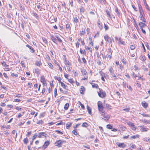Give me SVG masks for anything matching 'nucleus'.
Returning a JSON list of instances; mask_svg holds the SVG:
<instances>
[{
    "instance_id": "obj_1",
    "label": "nucleus",
    "mask_w": 150,
    "mask_h": 150,
    "mask_svg": "<svg viewBox=\"0 0 150 150\" xmlns=\"http://www.w3.org/2000/svg\"><path fill=\"white\" fill-rule=\"evenodd\" d=\"M109 71L110 72V74L112 76L114 79H117V78L115 74L114 73V70L113 69L112 67H110L108 69Z\"/></svg>"
},
{
    "instance_id": "obj_2",
    "label": "nucleus",
    "mask_w": 150,
    "mask_h": 150,
    "mask_svg": "<svg viewBox=\"0 0 150 150\" xmlns=\"http://www.w3.org/2000/svg\"><path fill=\"white\" fill-rule=\"evenodd\" d=\"M42 136H44L45 138H47L48 137L47 134L45 132H40L38 135V137L39 138H42Z\"/></svg>"
},
{
    "instance_id": "obj_3",
    "label": "nucleus",
    "mask_w": 150,
    "mask_h": 150,
    "mask_svg": "<svg viewBox=\"0 0 150 150\" xmlns=\"http://www.w3.org/2000/svg\"><path fill=\"white\" fill-rule=\"evenodd\" d=\"M64 142V141L59 140L58 141H57L55 144H56V146H57L58 147H60L62 146V144Z\"/></svg>"
},
{
    "instance_id": "obj_4",
    "label": "nucleus",
    "mask_w": 150,
    "mask_h": 150,
    "mask_svg": "<svg viewBox=\"0 0 150 150\" xmlns=\"http://www.w3.org/2000/svg\"><path fill=\"white\" fill-rule=\"evenodd\" d=\"M140 127V130L142 132H147L149 130V129L144 127V126H141L139 127Z\"/></svg>"
},
{
    "instance_id": "obj_5",
    "label": "nucleus",
    "mask_w": 150,
    "mask_h": 150,
    "mask_svg": "<svg viewBox=\"0 0 150 150\" xmlns=\"http://www.w3.org/2000/svg\"><path fill=\"white\" fill-rule=\"evenodd\" d=\"M101 118L104 120L107 121L108 120L109 117H108L107 114H105V113H103V115H101Z\"/></svg>"
},
{
    "instance_id": "obj_6",
    "label": "nucleus",
    "mask_w": 150,
    "mask_h": 150,
    "mask_svg": "<svg viewBox=\"0 0 150 150\" xmlns=\"http://www.w3.org/2000/svg\"><path fill=\"white\" fill-rule=\"evenodd\" d=\"M98 95L99 97L101 98H103L106 96V94L105 92H101L100 90V92H98Z\"/></svg>"
},
{
    "instance_id": "obj_7",
    "label": "nucleus",
    "mask_w": 150,
    "mask_h": 150,
    "mask_svg": "<svg viewBox=\"0 0 150 150\" xmlns=\"http://www.w3.org/2000/svg\"><path fill=\"white\" fill-rule=\"evenodd\" d=\"M40 81L42 83L43 85H47L46 82L45 80L44 76H42L41 77Z\"/></svg>"
},
{
    "instance_id": "obj_8",
    "label": "nucleus",
    "mask_w": 150,
    "mask_h": 150,
    "mask_svg": "<svg viewBox=\"0 0 150 150\" xmlns=\"http://www.w3.org/2000/svg\"><path fill=\"white\" fill-rule=\"evenodd\" d=\"M50 143L49 141L47 140L46 141L43 146L42 148L45 149L47 148V146L49 145Z\"/></svg>"
},
{
    "instance_id": "obj_9",
    "label": "nucleus",
    "mask_w": 150,
    "mask_h": 150,
    "mask_svg": "<svg viewBox=\"0 0 150 150\" xmlns=\"http://www.w3.org/2000/svg\"><path fill=\"white\" fill-rule=\"evenodd\" d=\"M93 81H90L89 82L92 85V87L93 88H97L98 87V84H97L93 83Z\"/></svg>"
},
{
    "instance_id": "obj_10",
    "label": "nucleus",
    "mask_w": 150,
    "mask_h": 150,
    "mask_svg": "<svg viewBox=\"0 0 150 150\" xmlns=\"http://www.w3.org/2000/svg\"><path fill=\"white\" fill-rule=\"evenodd\" d=\"M117 144L118 147L122 148H124L126 146V145L123 143H119Z\"/></svg>"
},
{
    "instance_id": "obj_11",
    "label": "nucleus",
    "mask_w": 150,
    "mask_h": 150,
    "mask_svg": "<svg viewBox=\"0 0 150 150\" xmlns=\"http://www.w3.org/2000/svg\"><path fill=\"white\" fill-rule=\"evenodd\" d=\"M51 39L52 40V41L54 42V43L57 44L56 42H57V40L54 37V35H51Z\"/></svg>"
},
{
    "instance_id": "obj_12",
    "label": "nucleus",
    "mask_w": 150,
    "mask_h": 150,
    "mask_svg": "<svg viewBox=\"0 0 150 150\" xmlns=\"http://www.w3.org/2000/svg\"><path fill=\"white\" fill-rule=\"evenodd\" d=\"M81 72L83 75H86L87 74V72L85 69L83 68L81 69Z\"/></svg>"
},
{
    "instance_id": "obj_13",
    "label": "nucleus",
    "mask_w": 150,
    "mask_h": 150,
    "mask_svg": "<svg viewBox=\"0 0 150 150\" xmlns=\"http://www.w3.org/2000/svg\"><path fill=\"white\" fill-rule=\"evenodd\" d=\"M139 25L140 26V28H143L146 26V25L144 23L142 22H141L139 23Z\"/></svg>"
},
{
    "instance_id": "obj_14",
    "label": "nucleus",
    "mask_w": 150,
    "mask_h": 150,
    "mask_svg": "<svg viewBox=\"0 0 150 150\" xmlns=\"http://www.w3.org/2000/svg\"><path fill=\"white\" fill-rule=\"evenodd\" d=\"M141 121L142 122H143L144 123H146V124H148V123H150V120H145L144 119H142L141 120Z\"/></svg>"
},
{
    "instance_id": "obj_15",
    "label": "nucleus",
    "mask_w": 150,
    "mask_h": 150,
    "mask_svg": "<svg viewBox=\"0 0 150 150\" xmlns=\"http://www.w3.org/2000/svg\"><path fill=\"white\" fill-rule=\"evenodd\" d=\"M61 85V86L64 89H67L68 88V86L67 85H66L64 83H63L62 82H60Z\"/></svg>"
},
{
    "instance_id": "obj_16",
    "label": "nucleus",
    "mask_w": 150,
    "mask_h": 150,
    "mask_svg": "<svg viewBox=\"0 0 150 150\" xmlns=\"http://www.w3.org/2000/svg\"><path fill=\"white\" fill-rule=\"evenodd\" d=\"M142 105L144 108H146L148 105V104L145 101H144L142 103Z\"/></svg>"
},
{
    "instance_id": "obj_17",
    "label": "nucleus",
    "mask_w": 150,
    "mask_h": 150,
    "mask_svg": "<svg viewBox=\"0 0 150 150\" xmlns=\"http://www.w3.org/2000/svg\"><path fill=\"white\" fill-rule=\"evenodd\" d=\"M99 110V112L101 114V115H103V113H105V112L103 110V108H98Z\"/></svg>"
},
{
    "instance_id": "obj_18",
    "label": "nucleus",
    "mask_w": 150,
    "mask_h": 150,
    "mask_svg": "<svg viewBox=\"0 0 150 150\" xmlns=\"http://www.w3.org/2000/svg\"><path fill=\"white\" fill-rule=\"evenodd\" d=\"M97 104L98 108H100L101 107V108L103 107L102 103L100 101H98V102Z\"/></svg>"
},
{
    "instance_id": "obj_19",
    "label": "nucleus",
    "mask_w": 150,
    "mask_h": 150,
    "mask_svg": "<svg viewBox=\"0 0 150 150\" xmlns=\"http://www.w3.org/2000/svg\"><path fill=\"white\" fill-rule=\"evenodd\" d=\"M104 39L107 42H110V38L107 35H105L104 36Z\"/></svg>"
},
{
    "instance_id": "obj_20",
    "label": "nucleus",
    "mask_w": 150,
    "mask_h": 150,
    "mask_svg": "<svg viewBox=\"0 0 150 150\" xmlns=\"http://www.w3.org/2000/svg\"><path fill=\"white\" fill-rule=\"evenodd\" d=\"M80 12V13H83L84 12L85 9L83 7L81 6L79 8Z\"/></svg>"
},
{
    "instance_id": "obj_21",
    "label": "nucleus",
    "mask_w": 150,
    "mask_h": 150,
    "mask_svg": "<svg viewBox=\"0 0 150 150\" xmlns=\"http://www.w3.org/2000/svg\"><path fill=\"white\" fill-rule=\"evenodd\" d=\"M129 147L133 149H135L136 148L135 145L133 143H131L129 144Z\"/></svg>"
},
{
    "instance_id": "obj_22",
    "label": "nucleus",
    "mask_w": 150,
    "mask_h": 150,
    "mask_svg": "<svg viewBox=\"0 0 150 150\" xmlns=\"http://www.w3.org/2000/svg\"><path fill=\"white\" fill-rule=\"evenodd\" d=\"M98 27L101 30L103 28V24L99 21L98 23Z\"/></svg>"
},
{
    "instance_id": "obj_23",
    "label": "nucleus",
    "mask_w": 150,
    "mask_h": 150,
    "mask_svg": "<svg viewBox=\"0 0 150 150\" xmlns=\"http://www.w3.org/2000/svg\"><path fill=\"white\" fill-rule=\"evenodd\" d=\"M26 46L29 48L30 50V52L32 53H33L35 52V50L30 46L29 45H26Z\"/></svg>"
},
{
    "instance_id": "obj_24",
    "label": "nucleus",
    "mask_w": 150,
    "mask_h": 150,
    "mask_svg": "<svg viewBox=\"0 0 150 150\" xmlns=\"http://www.w3.org/2000/svg\"><path fill=\"white\" fill-rule=\"evenodd\" d=\"M140 59L143 61H145L146 59V58L144 55H142L140 57Z\"/></svg>"
},
{
    "instance_id": "obj_25",
    "label": "nucleus",
    "mask_w": 150,
    "mask_h": 150,
    "mask_svg": "<svg viewBox=\"0 0 150 150\" xmlns=\"http://www.w3.org/2000/svg\"><path fill=\"white\" fill-rule=\"evenodd\" d=\"M139 135L138 134H136L130 137V138L131 139H135L137 138H139Z\"/></svg>"
},
{
    "instance_id": "obj_26",
    "label": "nucleus",
    "mask_w": 150,
    "mask_h": 150,
    "mask_svg": "<svg viewBox=\"0 0 150 150\" xmlns=\"http://www.w3.org/2000/svg\"><path fill=\"white\" fill-rule=\"evenodd\" d=\"M85 88L83 86H81L80 89V93L81 94H82L83 93V92L85 91Z\"/></svg>"
},
{
    "instance_id": "obj_27",
    "label": "nucleus",
    "mask_w": 150,
    "mask_h": 150,
    "mask_svg": "<svg viewBox=\"0 0 150 150\" xmlns=\"http://www.w3.org/2000/svg\"><path fill=\"white\" fill-rule=\"evenodd\" d=\"M87 109L89 114L91 115V110L90 108L88 106H87Z\"/></svg>"
},
{
    "instance_id": "obj_28",
    "label": "nucleus",
    "mask_w": 150,
    "mask_h": 150,
    "mask_svg": "<svg viewBox=\"0 0 150 150\" xmlns=\"http://www.w3.org/2000/svg\"><path fill=\"white\" fill-rule=\"evenodd\" d=\"M36 123L38 125H42L44 123V122L42 120H41L37 121Z\"/></svg>"
},
{
    "instance_id": "obj_29",
    "label": "nucleus",
    "mask_w": 150,
    "mask_h": 150,
    "mask_svg": "<svg viewBox=\"0 0 150 150\" xmlns=\"http://www.w3.org/2000/svg\"><path fill=\"white\" fill-rule=\"evenodd\" d=\"M55 37L57 38L59 42H62V40L61 39L59 38L58 35H55Z\"/></svg>"
},
{
    "instance_id": "obj_30",
    "label": "nucleus",
    "mask_w": 150,
    "mask_h": 150,
    "mask_svg": "<svg viewBox=\"0 0 150 150\" xmlns=\"http://www.w3.org/2000/svg\"><path fill=\"white\" fill-rule=\"evenodd\" d=\"M127 124L128 125H129L131 127H134L135 126L134 123H132V122H127Z\"/></svg>"
},
{
    "instance_id": "obj_31",
    "label": "nucleus",
    "mask_w": 150,
    "mask_h": 150,
    "mask_svg": "<svg viewBox=\"0 0 150 150\" xmlns=\"http://www.w3.org/2000/svg\"><path fill=\"white\" fill-rule=\"evenodd\" d=\"M69 107V104L68 103H67L65 104L64 106V108L65 110H67L68 109Z\"/></svg>"
},
{
    "instance_id": "obj_32",
    "label": "nucleus",
    "mask_w": 150,
    "mask_h": 150,
    "mask_svg": "<svg viewBox=\"0 0 150 150\" xmlns=\"http://www.w3.org/2000/svg\"><path fill=\"white\" fill-rule=\"evenodd\" d=\"M1 64L2 65L4 66L5 67H8V65L6 64V62L4 61H3L1 62Z\"/></svg>"
},
{
    "instance_id": "obj_33",
    "label": "nucleus",
    "mask_w": 150,
    "mask_h": 150,
    "mask_svg": "<svg viewBox=\"0 0 150 150\" xmlns=\"http://www.w3.org/2000/svg\"><path fill=\"white\" fill-rule=\"evenodd\" d=\"M54 78L55 79H57V80L59 81L60 83L62 79L61 77H57V76H55L54 77Z\"/></svg>"
},
{
    "instance_id": "obj_34",
    "label": "nucleus",
    "mask_w": 150,
    "mask_h": 150,
    "mask_svg": "<svg viewBox=\"0 0 150 150\" xmlns=\"http://www.w3.org/2000/svg\"><path fill=\"white\" fill-rule=\"evenodd\" d=\"M23 141L25 144H26L28 142V139L27 137L25 138L23 140Z\"/></svg>"
},
{
    "instance_id": "obj_35",
    "label": "nucleus",
    "mask_w": 150,
    "mask_h": 150,
    "mask_svg": "<svg viewBox=\"0 0 150 150\" xmlns=\"http://www.w3.org/2000/svg\"><path fill=\"white\" fill-rule=\"evenodd\" d=\"M140 16L141 20L143 22H145L146 20L144 18L143 16Z\"/></svg>"
},
{
    "instance_id": "obj_36",
    "label": "nucleus",
    "mask_w": 150,
    "mask_h": 150,
    "mask_svg": "<svg viewBox=\"0 0 150 150\" xmlns=\"http://www.w3.org/2000/svg\"><path fill=\"white\" fill-rule=\"evenodd\" d=\"M88 126V124L86 122H84L83 123L82 126L84 127H86Z\"/></svg>"
},
{
    "instance_id": "obj_37",
    "label": "nucleus",
    "mask_w": 150,
    "mask_h": 150,
    "mask_svg": "<svg viewBox=\"0 0 150 150\" xmlns=\"http://www.w3.org/2000/svg\"><path fill=\"white\" fill-rule=\"evenodd\" d=\"M41 63L39 61H36L35 63V64L38 66L40 67Z\"/></svg>"
},
{
    "instance_id": "obj_38",
    "label": "nucleus",
    "mask_w": 150,
    "mask_h": 150,
    "mask_svg": "<svg viewBox=\"0 0 150 150\" xmlns=\"http://www.w3.org/2000/svg\"><path fill=\"white\" fill-rule=\"evenodd\" d=\"M65 64L67 66H69L70 64L69 61L66 59H65Z\"/></svg>"
},
{
    "instance_id": "obj_39",
    "label": "nucleus",
    "mask_w": 150,
    "mask_h": 150,
    "mask_svg": "<svg viewBox=\"0 0 150 150\" xmlns=\"http://www.w3.org/2000/svg\"><path fill=\"white\" fill-rule=\"evenodd\" d=\"M42 39L44 43L47 44V41L46 38H42Z\"/></svg>"
},
{
    "instance_id": "obj_40",
    "label": "nucleus",
    "mask_w": 150,
    "mask_h": 150,
    "mask_svg": "<svg viewBox=\"0 0 150 150\" xmlns=\"http://www.w3.org/2000/svg\"><path fill=\"white\" fill-rule=\"evenodd\" d=\"M142 69L144 70V71H148V69L144 65L142 66Z\"/></svg>"
},
{
    "instance_id": "obj_41",
    "label": "nucleus",
    "mask_w": 150,
    "mask_h": 150,
    "mask_svg": "<svg viewBox=\"0 0 150 150\" xmlns=\"http://www.w3.org/2000/svg\"><path fill=\"white\" fill-rule=\"evenodd\" d=\"M35 72L37 74H39L40 73V70L38 69H35Z\"/></svg>"
},
{
    "instance_id": "obj_42",
    "label": "nucleus",
    "mask_w": 150,
    "mask_h": 150,
    "mask_svg": "<svg viewBox=\"0 0 150 150\" xmlns=\"http://www.w3.org/2000/svg\"><path fill=\"white\" fill-rule=\"evenodd\" d=\"M112 126L110 125H108L106 126V127L108 129H112Z\"/></svg>"
},
{
    "instance_id": "obj_43",
    "label": "nucleus",
    "mask_w": 150,
    "mask_h": 150,
    "mask_svg": "<svg viewBox=\"0 0 150 150\" xmlns=\"http://www.w3.org/2000/svg\"><path fill=\"white\" fill-rule=\"evenodd\" d=\"M69 81L71 83H74V81L73 79H68Z\"/></svg>"
},
{
    "instance_id": "obj_44",
    "label": "nucleus",
    "mask_w": 150,
    "mask_h": 150,
    "mask_svg": "<svg viewBox=\"0 0 150 150\" xmlns=\"http://www.w3.org/2000/svg\"><path fill=\"white\" fill-rule=\"evenodd\" d=\"M135 84L137 85L138 87L140 88L141 87V84L139 83L138 81H136V82Z\"/></svg>"
},
{
    "instance_id": "obj_45",
    "label": "nucleus",
    "mask_w": 150,
    "mask_h": 150,
    "mask_svg": "<svg viewBox=\"0 0 150 150\" xmlns=\"http://www.w3.org/2000/svg\"><path fill=\"white\" fill-rule=\"evenodd\" d=\"M140 16H143V15H144V13L143 9L140 10H139Z\"/></svg>"
},
{
    "instance_id": "obj_46",
    "label": "nucleus",
    "mask_w": 150,
    "mask_h": 150,
    "mask_svg": "<svg viewBox=\"0 0 150 150\" xmlns=\"http://www.w3.org/2000/svg\"><path fill=\"white\" fill-rule=\"evenodd\" d=\"M85 48L86 49H88L89 50L90 52H92V50L91 48H90L89 47H88L86 46H85Z\"/></svg>"
},
{
    "instance_id": "obj_47",
    "label": "nucleus",
    "mask_w": 150,
    "mask_h": 150,
    "mask_svg": "<svg viewBox=\"0 0 150 150\" xmlns=\"http://www.w3.org/2000/svg\"><path fill=\"white\" fill-rule=\"evenodd\" d=\"M144 117H150V115L146 114L145 113H143L142 114Z\"/></svg>"
},
{
    "instance_id": "obj_48",
    "label": "nucleus",
    "mask_w": 150,
    "mask_h": 150,
    "mask_svg": "<svg viewBox=\"0 0 150 150\" xmlns=\"http://www.w3.org/2000/svg\"><path fill=\"white\" fill-rule=\"evenodd\" d=\"M97 62L98 65H101V62L100 59H97Z\"/></svg>"
},
{
    "instance_id": "obj_49",
    "label": "nucleus",
    "mask_w": 150,
    "mask_h": 150,
    "mask_svg": "<svg viewBox=\"0 0 150 150\" xmlns=\"http://www.w3.org/2000/svg\"><path fill=\"white\" fill-rule=\"evenodd\" d=\"M80 53L82 54H86V52H85V51H83V50H82L81 49H80Z\"/></svg>"
},
{
    "instance_id": "obj_50",
    "label": "nucleus",
    "mask_w": 150,
    "mask_h": 150,
    "mask_svg": "<svg viewBox=\"0 0 150 150\" xmlns=\"http://www.w3.org/2000/svg\"><path fill=\"white\" fill-rule=\"evenodd\" d=\"M74 21L75 23H76L78 22V20L77 17H75L74 19Z\"/></svg>"
},
{
    "instance_id": "obj_51",
    "label": "nucleus",
    "mask_w": 150,
    "mask_h": 150,
    "mask_svg": "<svg viewBox=\"0 0 150 150\" xmlns=\"http://www.w3.org/2000/svg\"><path fill=\"white\" fill-rule=\"evenodd\" d=\"M123 109L126 112H128L129 111L130 108H123Z\"/></svg>"
},
{
    "instance_id": "obj_52",
    "label": "nucleus",
    "mask_w": 150,
    "mask_h": 150,
    "mask_svg": "<svg viewBox=\"0 0 150 150\" xmlns=\"http://www.w3.org/2000/svg\"><path fill=\"white\" fill-rule=\"evenodd\" d=\"M104 28L105 30H107L109 28L108 26L107 25H106L105 24H104Z\"/></svg>"
},
{
    "instance_id": "obj_53",
    "label": "nucleus",
    "mask_w": 150,
    "mask_h": 150,
    "mask_svg": "<svg viewBox=\"0 0 150 150\" xmlns=\"http://www.w3.org/2000/svg\"><path fill=\"white\" fill-rule=\"evenodd\" d=\"M105 12L107 14L108 16L109 17H110V14L109 13V11H108V9H106V10Z\"/></svg>"
},
{
    "instance_id": "obj_54",
    "label": "nucleus",
    "mask_w": 150,
    "mask_h": 150,
    "mask_svg": "<svg viewBox=\"0 0 150 150\" xmlns=\"http://www.w3.org/2000/svg\"><path fill=\"white\" fill-rule=\"evenodd\" d=\"M14 101L16 102H20L21 101L20 99H14Z\"/></svg>"
},
{
    "instance_id": "obj_55",
    "label": "nucleus",
    "mask_w": 150,
    "mask_h": 150,
    "mask_svg": "<svg viewBox=\"0 0 150 150\" xmlns=\"http://www.w3.org/2000/svg\"><path fill=\"white\" fill-rule=\"evenodd\" d=\"M20 7L21 8V10L22 11H23L25 10V8L22 6V5L21 4L20 5Z\"/></svg>"
},
{
    "instance_id": "obj_56",
    "label": "nucleus",
    "mask_w": 150,
    "mask_h": 150,
    "mask_svg": "<svg viewBox=\"0 0 150 150\" xmlns=\"http://www.w3.org/2000/svg\"><path fill=\"white\" fill-rule=\"evenodd\" d=\"M108 50L109 53L110 54H112V50L111 48H109Z\"/></svg>"
},
{
    "instance_id": "obj_57",
    "label": "nucleus",
    "mask_w": 150,
    "mask_h": 150,
    "mask_svg": "<svg viewBox=\"0 0 150 150\" xmlns=\"http://www.w3.org/2000/svg\"><path fill=\"white\" fill-rule=\"evenodd\" d=\"M72 133L75 135H76L78 134L77 132L75 130H73Z\"/></svg>"
},
{
    "instance_id": "obj_58",
    "label": "nucleus",
    "mask_w": 150,
    "mask_h": 150,
    "mask_svg": "<svg viewBox=\"0 0 150 150\" xmlns=\"http://www.w3.org/2000/svg\"><path fill=\"white\" fill-rule=\"evenodd\" d=\"M55 132H57L58 134H63L62 132H60L58 130H56L55 131Z\"/></svg>"
},
{
    "instance_id": "obj_59",
    "label": "nucleus",
    "mask_w": 150,
    "mask_h": 150,
    "mask_svg": "<svg viewBox=\"0 0 150 150\" xmlns=\"http://www.w3.org/2000/svg\"><path fill=\"white\" fill-rule=\"evenodd\" d=\"M71 124H70L69 125L67 124L66 126V127L67 129H69L71 126Z\"/></svg>"
},
{
    "instance_id": "obj_60",
    "label": "nucleus",
    "mask_w": 150,
    "mask_h": 150,
    "mask_svg": "<svg viewBox=\"0 0 150 150\" xmlns=\"http://www.w3.org/2000/svg\"><path fill=\"white\" fill-rule=\"evenodd\" d=\"M82 59L84 63L85 64L86 62V60L84 57L82 58Z\"/></svg>"
},
{
    "instance_id": "obj_61",
    "label": "nucleus",
    "mask_w": 150,
    "mask_h": 150,
    "mask_svg": "<svg viewBox=\"0 0 150 150\" xmlns=\"http://www.w3.org/2000/svg\"><path fill=\"white\" fill-rule=\"evenodd\" d=\"M11 75L13 76H15V77H18V74H14V73H12Z\"/></svg>"
},
{
    "instance_id": "obj_62",
    "label": "nucleus",
    "mask_w": 150,
    "mask_h": 150,
    "mask_svg": "<svg viewBox=\"0 0 150 150\" xmlns=\"http://www.w3.org/2000/svg\"><path fill=\"white\" fill-rule=\"evenodd\" d=\"M144 141H150V139H149V138H144Z\"/></svg>"
},
{
    "instance_id": "obj_63",
    "label": "nucleus",
    "mask_w": 150,
    "mask_h": 150,
    "mask_svg": "<svg viewBox=\"0 0 150 150\" xmlns=\"http://www.w3.org/2000/svg\"><path fill=\"white\" fill-rule=\"evenodd\" d=\"M15 108L16 109L18 110H21V108H19L18 107V106H16Z\"/></svg>"
},
{
    "instance_id": "obj_64",
    "label": "nucleus",
    "mask_w": 150,
    "mask_h": 150,
    "mask_svg": "<svg viewBox=\"0 0 150 150\" xmlns=\"http://www.w3.org/2000/svg\"><path fill=\"white\" fill-rule=\"evenodd\" d=\"M135 48V47L133 45H131L130 46V49L131 50H134Z\"/></svg>"
}]
</instances>
